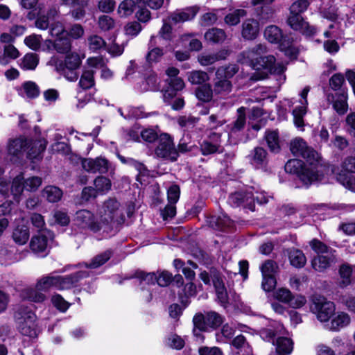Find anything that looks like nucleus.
Segmentation results:
<instances>
[{
    "label": "nucleus",
    "mask_w": 355,
    "mask_h": 355,
    "mask_svg": "<svg viewBox=\"0 0 355 355\" xmlns=\"http://www.w3.org/2000/svg\"><path fill=\"white\" fill-rule=\"evenodd\" d=\"M74 223L80 229H88L93 232H101L98 221L96 222L94 220V215L88 210L78 211L76 214Z\"/></svg>",
    "instance_id": "ddd939ff"
},
{
    "label": "nucleus",
    "mask_w": 355,
    "mask_h": 355,
    "mask_svg": "<svg viewBox=\"0 0 355 355\" xmlns=\"http://www.w3.org/2000/svg\"><path fill=\"white\" fill-rule=\"evenodd\" d=\"M98 216L101 231L107 235L112 230L113 224L122 220L119 203L113 199L106 201L99 209Z\"/></svg>",
    "instance_id": "423d86ee"
},
{
    "label": "nucleus",
    "mask_w": 355,
    "mask_h": 355,
    "mask_svg": "<svg viewBox=\"0 0 355 355\" xmlns=\"http://www.w3.org/2000/svg\"><path fill=\"white\" fill-rule=\"evenodd\" d=\"M275 345L276 350L279 354H291L293 349V343L288 338H278Z\"/></svg>",
    "instance_id": "79ce46f5"
},
{
    "label": "nucleus",
    "mask_w": 355,
    "mask_h": 355,
    "mask_svg": "<svg viewBox=\"0 0 355 355\" xmlns=\"http://www.w3.org/2000/svg\"><path fill=\"white\" fill-rule=\"evenodd\" d=\"M239 66L235 64L218 68L216 71L217 80L214 83L215 87L220 89H232V84L230 79L239 71Z\"/></svg>",
    "instance_id": "f8f14e48"
},
{
    "label": "nucleus",
    "mask_w": 355,
    "mask_h": 355,
    "mask_svg": "<svg viewBox=\"0 0 355 355\" xmlns=\"http://www.w3.org/2000/svg\"><path fill=\"white\" fill-rule=\"evenodd\" d=\"M310 245L311 248L318 254L324 255L333 254L332 250H329V248L321 241L314 239L311 241Z\"/></svg>",
    "instance_id": "4d7b16f0"
},
{
    "label": "nucleus",
    "mask_w": 355,
    "mask_h": 355,
    "mask_svg": "<svg viewBox=\"0 0 355 355\" xmlns=\"http://www.w3.org/2000/svg\"><path fill=\"white\" fill-rule=\"evenodd\" d=\"M163 55L164 52L162 48L155 47L148 52L146 56V59L148 63H157L160 60V58L163 56Z\"/></svg>",
    "instance_id": "bf43d9fd"
},
{
    "label": "nucleus",
    "mask_w": 355,
    "mask_h": 355,
    "mask_svg": "<svg viewBox=\"0 0 355 355\" xmlns=\"http://www.w3.org/2000/svg\"><path fill=\"white\" fill-rule=\"evenodd\" d=\"M209 225L214 229L222 230L226 227H230L232 222L225 214L221 216H212L208 220Z\"/></svg>",
    "instance_id": "ea45409f"
},
{
    "label": "nucleus",
    "mask_w": 355,
    "mask_h": 355,
    "mask_svg": "<svg viewBox=\"0 0 355 355\" xmlns=\"http://www.w3.org/2000/svg\"><path fill=\"white\" fill-rule=\"evenodd\" d=\"M81 164L84 170L93 173H105L107 172L110 166L108 161L102 157L95 159L83 158Z\"/></svg>",
    "instance_id": "2eb2a0df"
},
{
    "label": "nucleus",
    "mask_w": 355,
    "mask_h": 355,
    "mask_svg": "<svg viewBox=\"0 0 355 355\" xmlns=\"http://www.w3.org/2000/svg\"><path fill=\"white\" fill-rule=\"evenodd\" d=\"M335 261L334 254L318 255L313 259L311 265L314 270L322 272L329 268Z\"/></svg>",
    "instance_id": "cd10ccee"
},
{
    "label": "nucleus",
    "mask_w": 355,
    "mask_h": 355,
    "mask_svg": "<svg viewBox=\"0 0 355 355\" xmlns=\"http://www.w3.org/2000/svg\"><path fill=\"white\" fill-rule=\"evenodd\" d=\"M293 42L294 39L291 35L284 42H281L278 47L279 50L284 53V55L291 61H296L300 53L299 48L293 46Z\"/></svg>",
    "instance_id": "aec40b11"
},
{
    "label": "nucleus",
    "mask_w": 355,
    "mask_h": 355,
    "mask_svg": "<svg viewBox=\"0 0 355 355\" xmlns=\"http://www.w3.org/2000/svg\"><path fill=\"white\" fill-rule=\"evenodd\" d=\"M309 6L308 0H298L294 2L290 7V12H295L302 15Z\"/></svg>",
    "instance_id": "0e129e2a"
},
{
    "label": "nucleus",
    "mask_w": 355,
    "mask_h": 355,
    "mask_svg": "<svg viewBox=\"0 0 355 355\" xmlns=\"http://www.w3.org/2000/svg\"><path fill=\"white\" fill-rule=\"evenodd\" d=\"M89 0H71L69 15L74 20L83 19L86 15V8Z\"/></svg>",
    "instance_id": "4be33fe9"
},
{
    "label": "nucleus",
    "mask_w": 355,
    "mask_h": 355,
    "mask_svg": "<svg viewBox=\"0 0 355 355\" xmlns=\"http://www.w3.org/2000/svg\"><path fill=\"white\" fill-rule=\"evenodd\" d=\"M137 6V3L133 0H123L119 6L118 12L121 17H128L131 15Z\"/></svg>",
    "instance_id": "49530a36"
},
{
    "label": "nucleus",
    "mask_w": 355,
    "mask_h": 355,
    "mask_svg": "<svg viewBox=\"0 0 355 355\" xmlns=\"http://www.w3.org/2000/svg\"><path fill=\"white\" fill-rule=\"evenodd\" d=\"M49 33L52 37H59L62 35H67L68 31L64 29V27L61 23L56 22L51 24Z\"/></svg>",
    "instance_id": "774afa93"
},
{
    "label": "nucleus",
    "mask_w": 355,
    "mask_h": 355,
    "mask_svg": "<svg viewBox=\"0 0 355 355\" xmlns=\"http://www.w3.org/2000/svg\"><path fill=\"white\" fill-rule=\"evenodd\" d=\"M220 135L213 133L209 140L204 141L200 145L202 153L204 155H210L216 153L219 150L220 148Z\"/></svg>",
    "instance_id": "a878e982"
},
{
    "label": "nucleus",
    "mask_w": 355,
    "mask_h": 355,
    "mask_svg": "<svg viewBox=\"0 0 355 355\" xmlns=\"http://www.w3.org/2000/svg\"><path fill=\"white\" fill-rule=\"evenodd\" d=\"M198 118H196L193 116H180L177 119V122L178 125L184 129H189L194 127V125L198 123Z\"/></svg>",
    "instance_id": "3c124183"
},
{
    "label": "nucleus",
    "mask_w": 355,
    "mask_h": 355,
    "mask_svg": "<svg viewBox=\"0 0 355 355\" xmlns=\"http://www.w3.org/2000/svg\"><path fill=\"white\" fill-rule=\"evenodd\" d=\"M62 191L55 186H47L42 190V196L49 202H56L60 200L62 196Z\"/></svg>",
    "instance_id": "e433bc0d"
},
{
    "label": "nucleus",
    "mask_w": 355,
    "mask_h": 355,
    "mask_svg": "<svg viewBox=\"0 0 355 355\" xmlns=\"http://www.w3.org/2000/svg\"><path fill=\"white\" fill-rule=\"evenodd\" d=\"M266 45L259 44L252 49L243 51L237 55V62L242 65L251 67L254 70L250 80L258 81L268 78V74L283 76L286 80L284 72L286 69L282 64H276V58L272 55H267Z\"/></svg>",
    "instance_id": "f257e3e1"
},
{
    "label": "nucleus",
    "mask_w": 355,
    "mask_h": 355,
    "mask_svg": "<svg viewBox=\"0 0 355 355\" xmlns=\"http://www.w3.org/2000/svg\"><path fill=\"white\" fill-rule=\"evenodd\" d=\"M155 154L160 157L175 161L178 153L175 148L171 137L168 134H162L158 138V146Z\"/></svg>",
    "instance_id": "9b49d317"
},
{
    "label": "nucleus",
    "mask_w": 355,
    "mask_h": 355,
    "mask_svg": "<svg viewBox=\"0 0 355 355\" xmlns=\"http://www.w3.org/2000/svg\"><path fill=\"white\" fill-rule=\"evenodd\" d=\"M321 13L324 18L332 22L336 21L338 19V8L336 6H330L328 8H324Z\"/></svg>",
    "instance_id": "052dcab7"
},
{
    "label": "nucleus",
    "mask_w": 355,
    "mask_h": 355,
    "mask_svg": "<svg viewBox=\"0 0 355 355\" xmlns=\"http://www.w3.org/2000/svg\"><path fill=\"white\" fill-rule=\"evenodd\" d=\"M19 51L14 45L8 44L7 46H5L3 50V56H0V63H7V61H5L6 57L15 60L17 59L19 56Z\"/></svg>",
    "instance_id": "8fccbe9b"
},
{
    "label": "nucleus",
    "mask_w": 355,
    "mask_h": 355,
    "mask_svg": "<svg viewBox=\"0 0 355 355\" xmlns=\"http://www.w3.org/2000/svg\"><path fill=\"white\" fill-rule=\"evenodd\" d=\"M275 0H252V4L254 6L261 5L257 8V12L261 19H268L273 17L275 10L269 5Z\"/></svg>",
    "instance_id": "b1692460"
},
{
    "label": "nucleus",
    "mask_w": 355,
    "mask_h": 355,
    "mask_svg": "<svg viewBox=\"0 0 355 355\" xmlns=\"http://www.w3.org/2000/svg\"><path fill=\"white\" fill-rule=\"evenodd\" d=\"M142 29V26L139 21H132L128 23L125 26V31L126 35L132 37L137 36Z\"/></svg>",
    "instance_id": "69168bd1"
},
{
    "label": "nucleus",
    "mask_w": 355,
    "mask_h": 355,
    "mask_svg": "<svg viewBox=\"0 0 355 355\" xmlns=\"http://www.w3.org/2000/svg\"><path fill=\"white\" fill-rule=\"evenodd\" d=\"M259 32L260 24L258 20L249 18L243 21L241 34L244 40H254L259 36Z\"/></svg>",
    "instance_id": "dca6fc26"
},
{
    "label": "nucleus",
    "mask_w": 355,
    "mask_h": 355,
    "mask_svg": "<svg viewBox=\"0 0 355 355\" xmlns=\"http://www.w3.org/2000/svg\"><path fill=\"white\" fill-rule=\"evenodd\" d=\"M213 283L216 289V293L218 301L221 305L225 307L227 304L230 303V302L226 288L222 279L218 277H215L213 279Z\"/></svg>",
    "instance_id": "72a5a7b5"
},
{
    "label": "nucleus",
    "mask_w": 355,
    "mask_h": 355,
    "mask_svg": "<svg viewBox=\"0 0 355 355\" xmlns=\"http://www.w3.org/2000/svg\"><path fill=\"white\" fill-rule=\"evenodd\" d=\"M245 124V108L240 107L238 109V117L232 126L230 128V135L240 131L242 130Z\"/></svg>",
    "instance_id": "de8ad7c7"
},
{
    "label": "nucleus",
    "mask_w": 355,
    "mask_h": 355,
    "mask_svg": "<svg viewBox=\"0 0 355 355\" xmlns=\"http://www.w3.org/2000/svg\"><path fill=\"white\" fill-rule=\"evenodd\" d=\"M36 287L27 288L22 291V297L34 302H42L46 300V295Z\"/></svg>",
    "instance_id": "4c0bfd02"
},
{
    "label": "nucleus",
    "mask_w": 355,
    "mask_h": 355,
    "mask_svg": "<svg viewBox=\"0 0 355 355\" xmlns=\"http://www.w3.org/2000/svg\"><path fill=\"white\" fill-rule=\"evenodd\" d=\"M173 275L166 270L158 272L156 282L160 286H167L172 281Z\"/></svg>",
    "instance_id": "e2e57ef3"
},
{
    "label": "nucleus",
    "mask_w": 355,
    "mask_h": 355,
    "mask_svg": "<svg viewBox=\"0 0 355 355\" xmlns=\"http://www.w3.org/2000/svg\"><path fill=\"white\" fill-rule=\"evenodd\" d=\"M53 305L59 311L65 312L69 307L70 304L60 295L55 294L51 297Z\"/></svg>",
    "instance_id": "5fc2aeb1"
},
{
    "label": "nucleus",
    "mask_w": 355,
    "mask_h": 355,
    "mask_svg": "<svg viewBox=\"0 0 355 355\" xmlns=\"http://www.w3.org/2000/svg\"><path fill=\"white\" fill-rule=\"evenodd\" d=\"M330 329L338 331L341 329L348 326L351 322L349 315L343 311L334 312L333 316L330 318Z\"/></svg>",
    "instance_id": "412c9836"
},
{
    "label": "nucleus",
    "mask_w": 355,
    "mask_h": 355,
    "mask_svg": "<svg viewBox=\"0 0 355 355\" xmlns=\"http://www.w3.org/2000/svg\"><path fill=\"white\" fill-rule=\"evenodd\" d=\"M82 63V58L77 53H70L66 55L64 60L53 56L49 64L55 67V69L60 75L64 76L69 81H76L78 78L76 70Z\"/></svg>",
    "instance_id": "39448f33"
},
{
    "label": "nucleus",
    "mask_w": 355,
    "mask_h": 355,
    "mask_svg": "<svg viewBox=\"0 0 355 355\" xmlns=\"http://www.w3.org/2000/svg\"><path fill=\"white\" fill-rule=\"evenodd\" d=\"M246 15L247 11L245 10L236 9L225 17V22L230 26H236L240 22L241 18L245 17Z\"/></svg>",
    "instance_id": "a18cd8bd"
},
{
    "label": "nucleus",
    "mask_w": 355,
    "mask_h": 355,
    "mask_svg": "<svg viewBox=\"0 0 355 355\" xmlns=\"http://www.w3.org/2000/svg\"><path fill=\"white\" fill-rule=\"evenodd\" d=\"M339 282L341 287H345L355 279V267L349 264H343L339 269Z\"/></svg>",
    "instance_id": "393cba45"
},
{
    "label": "nucleus",
    "mask_w": 355,
    "mask_h": 355,
    "mask_svg": "<svg viewBox=\"0 0 355 355\" xmlns=\"http://www.w3.org/2000/svg\"><path fill=\"white\" fill-rule=\"evenodd\" d=\"M46 42L53 44L54 49L59 53H68L71 49V40L67 35L57 37L55 41L46 40Z\"/></svg>",
    "instance_id": "c85d7f7f"
},
{
    "label": "nucleus",
    "mask_w": 355,
    "mask_h": 355,
    "mask_svg": "<svg viewBox=\"0 0 355 355\" xmlns=\"http://www.w3.org/2000/svg\"><path fill=\"white\" fill-rule=\"evenodd\" d=\"M329 85L336 89H342L343 85L345 83V75L341 73H336L329 78Z\"/></svg>",
    "instance_id": "338daca9"
},
{
    "label": "nucleus",
    "mask_w": 355,
    "mask_h": 355,
    "mask_svg": "<svg viewBox=\"0 0 355 355\" xmlns=\"http://www.w3.org/2000/svg\"><path fill=\"white\" fill-rule=\"evenodd\" d=\"M199 10L200 8L197 6L187 7L180 12H174L171 18L175 24L187 21L193 19L199 12Z\"/></svg>",
    "instance_id": "5701e85b"
},
{
    "label": "nucleus",
    "mask_w": 355,
    "mask_h": 355,
    "mask_svg": "<svg viewBox=\"0 0 355 355\" xmlns=\"http://www.w3.org/2000/svg\"><path fill=\"white\" fill-rule=\"evenodd\" d=\"M265 139L270 150L272 152H278L279 146V134L275 130H270L266 132Z\"/></svg>",
    "instance_id": "c03bdc74"
},
{
    "label": "nucleus",
    "mask_w": 355,
    "mask_h": 355,
    "mask_svg": "<svg viewBox=\"0 0 355 355\" xmlns=\"http://www.w3.org/2000/svg\"><path fill=\"white\" fill-rule=\"evenodd\" d=\"M46 141L40 139L37 141L18 138L10 140L8 144V153L10 155L19 157L22 153L28 150V157L31 160H39L42 158V153L46 147Z\"/></svg>",
    "instance_id": "7ed1b4c3"
},
{
    "label": "nucleus",
    "mask_w": 355,
    "mask_h": 355,
    "mask_svg": "<svg viewBox=\"0 0 355 355\" xmlns=\"http://www.w3.org/2000/svg\"><path fill=\"white\" fill-rule=\"evenodd\" d=\"M273 296L275 300L288 304L292 298V293L288 289L281 288L274 292Z\"/></svg>",
    "instance_id": "864d4df0"
},
{
    "label": "nucleus",
    "mask_w": 355,
    "mask_h": 355,
    "mask_svg": "<svg viewBox=\"0 0 355 355\" xmlns=\"http://www.w3.org/2000/svg\"><path fill=\"white\" fill-rule=\"evenodd\" d=\"M30 237L28 227L24 224L17 225L12 230V238L19 245L27 243Z\"/></svg>",
    "instance_id": "bb28decb"
},
{
    "label": "nucleus",
    "mask_w": 355,
    "mask_h": 355,
    "mask_svg": "<svg viewBox=\"0 0 355 355\" xmlns=\"http://www.w3.org/2000/svg\"><path fill=\"white\" fill-rule=\"evenodd\" d=\"M42 183V180L40 177L33 176L24 179L23 174L21 173L13 179L10 191L14 198L18 200L24 189L27 191L34 192L37 190Z\"/></svg>",
    "instance_id": "1a4fd4ad"
},
{
    "label": "nucleus",
    "mask_w": 355,
    "mask_h": 355,
    "mask_svg": "<svg viewBox=\"0 0 355 355\" xmlns=\"http://www.w3.org/2000/svg\"><path fill=\"white\" fill-rule=\"evenodd\" d=\"M290 149L293 155L302 157L306 162L311 161L313 167L317 164V162H319L318 153L313 148L309 147L306 141L300 137L295 138L291 141Z\"/></svg>",
    "instance_id": "9d476101"
},
{
    "label": "nucleus",
    "mask_w": 355,
    "mask_h": 355,
    "mask_svg": "<svg viewBox=\"0 0 355 355\" xmlns=\"http://www.w3.org/2000/svg\"><path fill=\"white\" fill-rule=\"evenodd\" d=\"M226 38V33L223 29L212 28L205 34V39L210 43H222Z\"/></svg>",
    "instance_id": "f704fd0d"
},
{
    "label": "nucleus",
    "mask_w": 355,
    "mask_h": 355,
    "mask_svg": "<svg viewBox=\"0 0 355 355\" xmlns=\"http://www.w3.org/2000/svg\"><path fill=\"white\" fill-rule=\"evenodd\" d=\"M311 311L321 322H327L333 316L336 306L334 302L320 295H314L311 297Z\"/></svg>",
    "instance_id": "6e6552de"
},
{
    "label": "nucleus",
    "mask_w": 355,
    "mask_h": 355,
    "mask_svg": "<svg viewBox=\"0 0 355 355\" xmlns=\"http://www.w3.org/2000/svg\"><path fill=\"white\" fill-rule=\"evenodd\" d=\"M288 257L291 264L295 268H302L306 262V259L303 252L297 249L290 250Z\"/></svg>",
    "instance_id": "a19ab883"
},
{
    "label": "nucleus",
    "mask_w": 355,
    "mask_h": 355,
    "mask_svg": "<svg viewBox=\"0 0 355 355\" xmlns=\"http://www.w3.org/2000/svg\"><path fill=\"white\" fill-rule=\"evenodd\" d=\"M208 73L203 71L193 70L188 73V80L191 85H197V89H212Z\"/></svg>",
    "instance_id": "6ab92c4d"
},
{
    "label": "nucleus",
    "mask_w": 355,
    "mask_h": 355,
    "mask_svg": "<svg viewBox=\"0 0 355 355\" xmlns=\"http://www.w3.org/2000/svg\"><path fill=\"white\" fill-rule=\"evenodd\" d=\"M307 91L303 90L301 94L302 97L304 99V103H302V105L296 107L293 111V115L294 119V123L297 128H302L304 126V120L303 117L306 113V106L307 101Z\"/></svg>",
    "instance_id": "c756f323"
},
{
    "label": "nucleus",
    "mask_w": 355,
    "mask_h": 355,
    "mask_svg": "<svg viewBox=\"0 0 355 355\" xmlns=\"http://www.w3.org/2000/svg\"><path fill=\"white\" fill-rule=\"evenodd\" d=\"M193 322L195 327L193 331L196 336H198V334L196 333V329H198L200 331L209 330L207 324L206 315H204L202 313L196 314L193 317Z\"/></svg>",
    "instance_id": "603ef678"
},
{
    "label": "nucleus",
    "mask_w": 355,
    "mask_h": 355,
    "mask_svg": "<svg viewBox=\"0 0 355 355\" xmlns=\"http://www.w3.org/2000/svg\"><path fill=\"white\" fill-rule=\"evenodd\" d=\"M87 272L82 270L66 276L57 275L52 272L40 277L36 283V288L43 291H48L51 288L59 291L67 290L75 286L80 279L87 277Z\"/></svg>",
    "instance_id": "f03ea898"
},
{
    "label": "nucleus",
    "mask_w": 355,
    "mask_h": 355,
    "mask_svg": "<svg viewBox=\"0 0 355 355\" xmlns=\"http://www.w3.org/2000/svg\"><path fill=\"white\" fill-rule=\"evenodd\" d=\"M94 186L96 193H104L111 189V181L105 177L99 176L95 179Z\"/></svg>",
    "instance_id": "09e8293b"
},
{
    "label": "nucleus",
    "mask_w": 355,
    "mask_h": 355,
    "mask_svg": "<svg viewBox=\"0 0 355 355\" xmlns=\"http://www.w3.org/2000/svg\"><path fill=\"white\" fill-rule=\"evenodd\" d=\"M334 94L327 95L328 101L333 103L334 108L340 114L347 110V94L345 90H334Z\"/></svg>",
    "instance_id": "f3484780"
},
{
    "label": "nucleus",
    "mask_w": 355,
    "mask_h": 355,
    "mask_svg": "<svg viewBox=\"0 0 355 355\" xmlns=\"http://www.w3.org/2000/svg\"><path fill=\"white\" fill-rule=\"evenodd\" d=\"M112 251L111 250H106L104 252L97 255L96 257H95L92 260V261L90 262L89 264H87V263H85V264H83V265H80V268H81L79 271L82 270L83 271V268H98L100 267L101 266L103 265L106 261H107L111 256H112ZM84 272H86L87 271H85ZM87 273L89 274V272H87ZM89 275L87 276L88 277Z\"/></svg>",
    "instance_id": "473e14b6"
},
{
    "label": "nucleus",
    "mask_w": 355,
    "mask_h": 355,
    "mask_svg": "<svg viewBox=\"0 0 355 355\" xmlns=\"http://www.w3.org/2000/svg\"><path fill=\"white\" fill-rule=\"evenodd\" d=\"M287 23L292 29L300 31L302 30L306 21L302 15L295 12H290V16L288 17Z\"/></svg>",
    "instance_id": "37998d69"
},
{
    "label": "nucleus",
    "mask_w": 355,
    "mask_h": 355,
    "mask_svg": "<svg viewBox=\"0 0 355 355\" xmlns=\"http://www.w3.org/2000/svg\"><path fill=\"white\" fill-rule=\"evenodd\" d=\"M291 33H284L282 30L276 25L268 26L264 31L265 38L271 44H278L284 42L287 37H290Z\"/></svg>",
    "instance_id": "a211bd4d"
},
{
    "label": "nucleus",
    "mask_w": 355,
    "mask_h": 355,
    "mask_svg": "<svg viewBox=\"0 0 355 355\" xmlns=\"http://www.w3.org/2000/svg\"><path fill=\"white\" fill-rule=\"evenodd\" d=\"M277 264L270 260L266 261L261 267L262 276H275L277 270Z\"/></svg>",
    "instance_id": "680f3d73"
},
{
    "label": "nucleus",
    "mask_w": 355,
    "mask_h": 355,
    "mask_svg": "<svg viewBox=\"0 0 355 355\" xmlns=\"http://www.w3.org/2000/svg\"><path fill=\"white\" fill-rule=\"evenodd\" d=\"M319 167V162L313 167L311 161L303 162L300 159H293L285 164V171L286 173L296 174L304 185L309 186L320 180Z\"/></svg>",
    "instance_id": "20e7f679"
},
{
    "label": "nucleus",
    "mask_w": 355,
    "mask_h": 355,
    "mask_svg": "<svg viewBox=\"0 0 355 355\" xmlns=\"http://www.w3.org/2000/svg\"><path fill=\"white\" fill-rule=\"evenodd\" d=\"M251 164L257 168H260L266 166L267 163V153L261 147H257L251 154Z\"/></svg>",
    "instance_id": "7c9ffc66"
},
{
    "label": "nucleus",
    "mask_w": 355,
    "mask_h": 355,
    "mask_svg": "<svg viewBox=\"0 0 355 355\" xmlns=\"http://www.w3.org/2000/svg\"><path fill=\"white\" fill-rule=\"evenodd\" d=\"M229 203L232 206H239L245 203L250 209L254 210V204L250 200V193L248 191L245 194L241 192H236L232 194L228 199Z\"/></svg>",
    "instance_id": "2f4dec72"
},
{
    "label": "nucleus",
    "mask_w": 355,
    "mask_h": 355,
    "mask_svg": "<svg viewBox=\"0 0 355 355\" xmlns=\"http://www.w3.org/2000/svg\"><path fill=\"white\" fill-rule=\"evenodd\" d=\"M206 320L208 329L218 327L223 322L221 316L214 311L208 312L206 314Z\"/></svg>",
    "instance_id": "6e6d98bb"
},
{
    "label": "nucleus",
    "mask_w": 355,
    "mask_h": 355,
    "mask_svg": "<svg viewBox=\"0 0 355 355\" xmlns=\"http://www.w3.org/2000/svg\"><path fill=\"white\" fill-rule=\"evenodd\" d=\"M339 181L347 189L355 192V176L349 174H340L338 177Z\"/></svg>",
    "instance_id": "13d9d810"
},
{
    "label": "nucleus",
    "mask_w": 355,
    "mask_h": 355,
    "mask_svg": "<svg viewBox=\"0 0 355 355\" xmlns=\"http://www.w3.org/2000/svg\"><path fill=\"white\" fill-rule=\"evenodd\" d=\"M53 238V233L44 230L33 236L30 242L31 250L35 254L46 253L49 241Z\"/></svg>",
    "instance_id": "4468645a"
},
{
    "label": "nucleus",
    "mask_w": 355,
    "mask_h": 355,
    "mask_svg": "<svg viewBox=\"0 0 355 355\" xmlns=\"http://www.w3.org/2000/svg\"><path fill=\"white\" fill-rule=\"evenodd\" d=\"M15 322L19 331L24 336L35 338L38 334L36 315L27 307L21 306L15 314Z\"/></svg>",
    "instance_id": "0eeeda50"
},
{
    "label": "nucleus",
    "mask_w": 355,
    "mask_h": 355,
    "mask_svg": "<svg viewBox=\"0 0 355 355\" xmlns=\"http://www.w3.org/2000/svg\"><path fill=\"white\" fill-rule=\"evenodd\" d=\"M95 71L92 69H84L80 76L78 85L80 89H91L95 86Z\"/></svg>",
    "instance_id": "c9c22d12"
},
{
    "label": "nucleus",
    "mask_w": 355,
    "mask_h": 355,
    "mask_svg": "<svg viewBox=\"0 0 355 355\" xmlns=\"http://www.w3.org/2000/svg\"><path fill=\"white\" fill-rule=\"evenodd\" d=\"M38 64V55L35 53H28L22 58L20 67L26 70H34Z\"/></svg>",
    "instance_id": "58836bf2"
}]
</instances>
